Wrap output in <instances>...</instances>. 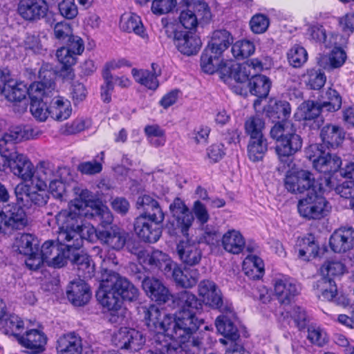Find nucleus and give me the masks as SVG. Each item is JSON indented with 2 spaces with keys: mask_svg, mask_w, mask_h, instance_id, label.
Listing matches in <instances>:
<instances>
[{
  "mask_svg": "<svg viewBox=\"0 0 354 354\" xmlns=\"http://www.w3.org/2000/svg\"><path fill=\"white\" fill-rule=\"evenodd\" d=\"M176 6V0H153L151 5L153 13L158 15L167 14Z\"/></svg>",
  "mask_w": 354,
  "mask_h": 354,
  "instance_id": "obj_63",
  "label": "nucleus"
},
{
  "mask_svg": "<svg viewBox=\"0 0 354 354\" xmlns=\"http://www.w3.org/2000/svg\"><path fill=\"white\" fill-rule=\"evenodd\" d=\"M18 12L24 19L35 21L47 16L48 6L45 0H21Z\"/></svg>",
  "mask_w": 354,
  "mask_h": 354,
  "instance_id": "obj_18",
  "label": "nucleus"
},
{
  "mask_svg": "<svg viewBox=\"0 0 354 354\" xmlns=\"http://www.w3.org/2000/svg\"><path fill=\"white\" fill-rule=\"evenodd\" d=\"M200 274L197 269L190 268H176L174 269V281L176 285L185 288L194 287L198 283Z\"/></svg>",
  "mask_w": 354,
  "mask_h": 354,
  "instance_id": "obj_40",
  "label": "nucleus"
},
{
  "mask_svg": "<svg viewBox=\"0 0 354 354\" xmlns=\"http://www.w3.org/2000/svg\"><path fill=\"white\" fill-rule=\"evenodd\" d=\"M162 222L147 216H138L134 222V230L143 241L156 243L161 236L162 228L160 225Z\"/></svg>",
  "mask_w": 354,
  "mask_h": 354,
  "instance_id": "obj_15",
  "label": "nucleus"
},
{
  "mask_svg": "<svg viewBox=\"0 0 354 354\" xmlns=\"http://www.w3.org/2000/svg\"><path fill=\"white\" fill-rule=\"evenodd\" d=\"M38 245L39 241L36 236L31 234H21L16 237L13 248L19 254H28L38 250Z\"/></svg>",
  "mask_w": 354,
  "mask_h": 354,
  "instance_id": "obj_51",
  "label": "nucleus"
},
{
  "mask_svg": "<svg viewBox=\"0 0 354 354\" xmlns=\"http://www.w3.org/2000/svg\"><path fill=\"white\" fill-rule=\"evenodd\" d=\"M265 122L262 118L252 117L245 123L246 133L250 136V142L248 145V156L253 162L263 160L266 145H263V130Z\"/></svg>",
  "mask_w": 354,
  "mask_h": 354,
  "instance_id": "obj_7",
  "label": "nucleus"
},
{
  "mask_svg": "<svg viewBox=\"0 0 354 354\" xmlns=\"http://www.w3.org/2000/svg\"><path fill=\"white\" fill-rule=\"evenodd\" d=\"M222 313L223 315L218 316L215 321L216 329L224 337L236 341L239 338V333L234 322V319H236L235 313L233 310L232 314L230 313Z\"/></svg>",
  "mask_w": 354,
  "mask_h": 354,
  "instance_id": "obj_33",
  "label": "nucleus"
},
{
  "mask_svg": "<svg viewBox=\"0 0 354 354\" xmlns=\"http://www.w3.org/2000/svg\"><path fill=\"white\" fill-rule=\"evenodd\" d=\"M100 221L102 223V231L99 234V240L113 250H120L123 248L127 242V233L117 226L106 227L112 221L109 223Z\"/></svg>",
  "mask_w": 354,
  "mask_h": 354,
  "instance_id": "obj_20",
  "label": "nucleus"
},
{
  "mask_svg": "<svg viewBox=\"0 0 354 354\" xmlns=\"http://www.w3.org/2000/svg\"><path fill=\"white\" fill-rule=\"evenodd\" d=\"M290 113V104L287 101L271 98L267 103V118H269L272 123L276 121L289 122Z\"/></svg>",
  "mask_w": 354,
  "mask_h": 354,
  "instance_id": "obj_34",
  "label": "nucleus"
},
{
  "mask_svg": "<svg viewBox=\"0 0 354 354\" xmlns=\"http://www.w3.org/2000/svg\"><path fill=\"white\" fill-rule=\"evenodd\" d=\"M288 62L295 68L301 67L308 59L306 50L301 46L295 45L287 54Z\"/></svg>",
  "mask_w": 354,
  "mask_h": 354,
  "instance_id": "obj_57",
  "label": "nucleus"
},
{
  "mask_svg": "<svg viewBox=\"0 0 354 354\" xmlns=\"http://www.w3.org/2000/svg\"><path fill=\"white\" fill-rule=\"evenodd\" d=\"M316 295L319 299L332 301L337 292L334 279L322 276L313 285Z\"/></svg>",
  "mask_w": 354,
  "mask_h": 354,
  "instance_id": "obj_45",
  "label": "nucleus"
},
{
  "mask_svg": "<svg viewBox=\"0 0 354 354\" xmlns=\"http://www.w3.org/2000/svg\"><path fill=\"white\" fill-rule=\"evenodd\" d=\"M345 266L339 261H327L321 267L322 276L327 278H332L339 277L345 272Z\"/></svg>",
  "mask_w": 354,
  "mask_h": 354,
  "instance_id": "obj_58",
  "label": "nucleus"
},
{
  "mask_svg": "<svg viewBox=\"0 0 354 354\" xmlns=\"http://www.w3.org/2000/svg\"><path fill=\"white\" fill-rule=\"evenodd\" d=\"M324 109L322 103L313 100L304 101L299 107V119L304 120H313L318 118L322 110Z\"/></svg>",
  "mask_w": 354,
  "mask_h": 354,
  "instance_id": "obj_54",
  "label": "nucleus"
},
{
  "mask_svg": "<svg viewBox=\"0 0 354 354\" xmlns=\"http://www.w3.org/2000/svg\"><path fill=\"white\" fill-rule=\"evenodd\" d=\"M171 300L180 308L174 315L160 310L155 305L142 308L144 320L148 329L154 333H163L176 342L180 348L176 351L178 349L181 351L189 342L198 349L199 342L194 339L190 342V339L203 323L196 317V311L201 307L200 301L195 295L187 290L173 295Z\"/></svg>",
  "mask_w": 354,
  "mask_h": 354,
  "instance_id": "obj_1",
  "label": "nucleus"
},
{
  "mask_svg": "<svg viewBox=\"0 0 354 354\" xmlns=\"http://www.w3.org/2000/svg\"><path fill=\"white\" fill-rule=\"evenodd\" d=\"M221 75L233 79L238 83H245L252 76L250 66L248 64H239L232 60L226 61L221 68Z\"/></svg>",
  "mask_w": 354,
  "mask_h": 354,
  "instance_id": "obj_32",
  "label": "nucleus"
},
{
  "mask_svg": "<svg viewBox=\"0 0 354 354\" xmlns=\"http://www.w3.org/2000/svg\"><path fill=\"white\" fill-rule=\"evenodd\" d=\"M301 146V137L291 129L290 131H287L283 139H281V142L277 145L275 149L281 162L287 165L288 168L292 169L294 164L291 156L300 150Z\"/></svg>",
  "mask_w": 354,
  "mask_h": 354,
  "instance_id": "obj_13",
  "label": "nucleus"
},
{
  "mask_svg": "<svg viewBox=\"0 0 354 354\" xmlns=\"http://www.w3.org/2000/svg\"><path fill=\"white\" fill-rule=\"evenodd\" d=\"M329 245L337 253L351 250L354 245V230L351 227H344L335 230L330 237Z\"/></svg>",
  "mask_w": 354,
  "mask_h": 354,
  "instance_id": "obj_23",
  "label": "nucleus"
},
{
  "mask_svg": "<svg viewBox=\"0 0 354 354\" xmlns=\"http://www.w3.org/2000/svg\"><path fill=\"white\" fill-rule=\"evenodd\" d=\"M201 40L192 32L183 30L177 33L174 45L178 50L185 55L196 54L201 47Z\"/></svg>",
  "mask_w": 354,
  "mask_h": 354,
  "instance_id": "obj_27",
  "label": "nucleus"
},
{
  "mask_svg": "<svg viewBox=\"0 0 354 354\" xmlns=\"http://www.w3.org/2000/svg\"><path fill=\"white\" fill-rule=\"evenodd\" d=\"M198 294L203 301L212 308L221 313H233V306L227 300L223 299L222 293L217 285L210 280H203L198 284Z\"/></svg>",
  "mask_w": 354,
  "mask_h": 354,
  "instance_id": "obj_8",
  "label": "nucleus"
},
{
  "mask_svg": "<svg viewBox=\"0 0 354 354\" xmlns=\"http://www.w3.org/2000/svg\"><path fill=\"white\" fill-rule=\"evenodd\" d=\"M169 209L176 222V229L179 230L183 235L187 236V231L194 220L193 214L179 198H176L170 204Z\"/></svg>",
  "mask_w": 354,
  "mask_h": 354,
  "instance_id": "obj_19",
  "label": "nucleus"
},
{
  "mask_svg": "<svg viewBox=\"0 0 354 354\" xmlns=\"http://www.w3.org/2000/svg\"><path fill=\"white\" fill-rule=\"evenodd\" d=\"M1 330L6 335L20 337V333L24 328V321L17 315L10 314L4 319H1Z\"/></svg>",
  "mask_w": 354,
  "mask_h": 354,
  "instance_id": "obj_53",
  "label": "nucleus"
},
{
  "mask_svg": "<svg viewBox=\"0 0 354 354\" xmlns=\"http://www.w3.org/2000/svg\"><path fill=\"white\" fill-rule=\"evenodd\" d=\"M223 249L230 253L238 254L242 252L245 242L243 235L237 230H230L222 237Z\"/></svg>",
  "mask_w": 354,
  "mask_h": 354,
  "instance_id": "obj_42",
  "label": "nucleus"
},
{
  "mask_svg": "<svg viewBox=\"0 0 354 354\" xmlns=\"http://www.w3.org/2000/svg\"><path fill=\"white\" fill-rule=\"evenodd\" d=\"M17 341L27 349L28 353L39 354L45 350L47 337L42 331L32 329L26 331L25 335L18 337Z\"/></svg>",
  "mask_w": 354,
  "mask_h": 354,
  "instance_id": "obj_24",
  "label": "nucleus"
},
{
  "mask_svg": "<svg viewBox=\"0 0 354 354\" xmlns=\"http://www.w3.org/2000/svg\"><path fill=\"white\" fill-rule=\"evenodd\" d=\"M55 84L50 78L47 81L37 82L30 85V111L39 121H45L49 115V106L44 102L45 97H50L55 91Z\"/></svg>",
  "mask_w": 354,
  "mask_h": 354,
  "instance_id": "obj_5",
  "label": "nucleus"
},
{
  "mask_svg": "<svg viewBox=\"0 0 354 354\" xmlns=\"http://www.w3.org/2000/svg\"><path fill=\"white\" fill-rule=\"evenodd\" d=\"M308 339L313 344L322 346L326 342V334L319 326H310L308 328Z\"/></svg>",
  "mask_w": 354,
  "mask_h": 354,
  "instance_id": "obj_62",
  "label": "nucleus"
},
{
  "mask_svg": "<svg viewBox=\"0 0 354 354\" xmlns=\"http://www.w3.org/2000/svg\"><path fill=\"white\" fill-rule=\"evenodd\" d=\"M323 145L328 149L338 147L345 138V131L342 127L328 124L323 127L320 132Z\"/></svg>",
  "mask_w": 354,
  "mask_h": 354,
  "instance_id": "obj_37",
  "label": "nucleus"
},
{
  "mask_svg": "<svg viewBox=\"0 0 354 354\" xmlns=\"http://www.w3.org/2000/svg\"><path fill=\"white\" fill-rule=\"evenodd\" d=\"M346 59L345 51L340 47H335L328 56H322L319 64L324 69H333L341 67Z\"/></svg>",
  "mask_w": 354,
  "mask_h": 354,
  "instance_id": "obj_52",
  "label": "nucleus"
},
{
  "mask_svg": "<svg viewBox=\"0 0 354 354\" xmlns=\"http://www.w3.org/2000/svg\"><path fill=\"white\" fill-rule=\"evenodd\" d=\"M104 277L112 287L120 298L129 301H136L139 296L138 289L131 283L126 277L120 276L118 273L109 271Z\"/></svg>",
  "mask_w": 354,
  "mask_h": 354,
  "instance_id": "obj_14",
  "label": "nucleus"
},
{
  "mask_svg": "<svg viewBox=\"0 0 354 354\" xmlns=\"http://www.w3.org/2000/svg\"><path fill=\"white\" fill-rule=\"evenodd\" d=\"M319 191L308 193L297 204L299 214L308 220L320 219L326 215L328 202Z\"/></svg>",
  "mask_w": 354,
  "mask_h": 354,
  "instance_id": "obj_9",
  "label": "nucleus"
},
{
  "mask_svg": "<svg viewBox=\"0 0 354 354\" xmlns=\"http://www.w3.org/2000/svg\"><path fill=\"white\" fill-rule=\"evenodd\" d=\"M309 39L316 43L323 44L325 47L330 48L336 44V37L334 34H327L322 25L316 24L311 25L307 31Z\"/></svg>",
  "mask_w": 354,
  "mask_h": 354,
  "instance_id": "obj_49",
  "label": "nucleus"
},
{
  "mask_svg": "<svg viewBox=\"0 0 354 354\" xmlns=\"http://www.w3.org/2000/svg\"><path fill=\"white\" fill-rule=\"evenodd\" d=\"M33 132L29 127H17L15 131L4 133L0 137V171L9 169L24 181H30L32 185L35 176V167L27 156L16 151L15 142L33 138Z\"/></svg>",
  "mask_w": 354,
  "mask_h": 354,
  "instance_id": "obj_2",
  "label": "nucleus"
},
{
  "mask_svg": "<svg viewBox=\"0 0 354 354\" xmlns=\"http://www.w3.org/2000/svg\"><path fill=\"white\" fill-rule=\"evenodd\" d=\"M145 342V337L142 332L126 327L120 328L112 337L115 346L131 352L140 351Z\"/></svg>",
  "mask_w": 354,
  "mask_h": 354,
  "instance_id": "obj_12",
  "label": "nucleus"
},
{
  "mask_svg": "<svg viewBox=\"0 0 354 354\" xmlns=\"http://www.w3.org/2000/svg\"><path fill=\"white\" fill-rule=\"evenodd\" d=\"M57 354H82V339L75 332L63 334L57 340Z\"/></svg>",
  "mask_w": 354,
  "mask_h": 354,
  "instance_id": "obj_31",
  "label": "nucleus"
},
{
  "mask_svg": "<svg viewBox=\"0 0 354 354\" xmlns=\"http://www.w3.org/2000/svg\"><path fill=\"white\" fill-rule=\"evenodd\" d=\"M92 199V193L88 189H82L79 197L71 201L69 209L67 210L86 218H97L105 223L113 221V216L109 209L102 203L95 204L94 206L90 205Z\"/></svg>",
  "mask_w": 354,
  "mask_h": 354,
  "instance_id": "obj_4",
  "label": "nucleus"
},
{
  "mask_svg": "<svg viewBox=\"0 0 354 354\" xmlns=\"http://www.w3.org/2000/svg\"><path fill=\"white\" fill-rule=\"evenodd\" d=\"M326 96L328 100L321 102L324 109L328 112H335L341 109L342 96L336 90L329 88L326 93Z\"/></svg>",
  "mask_w": 354,
  "mask_h": 354,
  "instance_id": "obj_60",
  "label": "nucleus"
},
{
  "mask_svg": "<svg viewBox=\"0 0 354 354\" xmlns=\"http://www.w3.org/2000/svg\"><path fill=\"white\" fill-rule=\"evenodd\" d=\"M281 319L288 324H290L292 321L299 330L305 328L309 322L306 311L299 306L292 307L291 311L281 312Z\"/></svg>",
  "mask_w": 354,
  "mask_h": 354,
  "instance_id": "obj_47",
  "label": "nucleus"
},
{
  "mask_svg": "<svg viewBox=\"0 0 354 354\" xmlns=\"http://www.w3.org/2000/svg\"><path fill=\"white\" fill-rule=\"evenodd\" d=\"M323 180L321 178L320 183L316 181L313 174L308 170H289L286 176L285 187L288 192L294 194H301L306 191H308V193L317 191L325 192L326 185Z\"/></svg>",
  "mask_w": 354,
  "mask_h": 354,
  "instance_id": "obj_6",
  "label": "nucleus"
},
{
  "mask_svg": "<svg viewBox=\"0 0 354 354\" xmlns=\"http://www.w3.org/2000/svg\"><path fill=\"white\" fill-rule=\"evenodd\" d=\"M48 111L53 119L57 121L65 120L71 115V102L63 97H55L52 100Z\"/></svg>",
  "mask_w": 354,
  "mask_h": 354,
  "instance_id": "obj_46",
  "label": "nucleus"
},
{
  "mask_svg": "<svg viewBox=\"0 0 354 354\" xmlns=\"http://www.w3.org/2000/svg\"><path fill=\"white\" fill-rule=\"evenodd\" d=\"M326 192L335 189L336 193L345 198H351V205L353 206L354 201V180L346 178L344 181L339 184L336 176H330L324 177Z\"/></svg>",
  "mask_w": 354,
  "mask_h": 354,
  "instance_id": "obj_36",
  "label": "nucleus"
},
{
  "mask_svg": "<svg viewBox=\"0 0 354 354\" xmlns=\"http://www.w3.org/2000/svg\"><path fill=\"white\" fill-rule=\"evenodd\" d=\"M59 10L62 17L68 19L75 18L78 13L74 0H63L59 3Z\"/></svg>",
  "mask_w": 354,
  "mask_h": 354,
  "instance_id": "obj_64",
  "label": "nucleus"
},
{
  "mask_svg": "<svg viewBox=\"0 0 354 354\" xmlns=\"http://www.w3.org/2000/svg\"><path fill=\"white\" fill-rule=\"evenodd\" d=\"M243 270L249 277L259 279L264 274L263 261L255 254H249L243 262Z\"/></svg>",
  "mask_w": 354,
  "mask_h": 354,
  "instance_id": "obj_48",
  "label": "nucleus"
},
{
  "mask_svg": "<svg viewBox=\"0 0 354 354\" xmlns=\"http://www.w3.org/2000/svg\"><path fill=\"white\" fill-rule=\"evenodd\" d=\"M107 284L109 285L103 277L100 289L96 292V297L104 308L109 311H115L120 308L122 299L112 287L105 286Z\"/></svg>",
  "mask_w": 354,
  "mask_h": 354,
  "instance_id": "obj_29",
  "label": "nucleus"
},
{
  "mask_svg": "<svg viewBox=\"0 0 354 354\" xmlns=\"http://www.w3.org/2000/svg\"><path fill=\"white\" fill-rule=\"evenodd\" d=\"M231 34L226 30H217L213 32L211 39L207 46L216 55H222L223 52L232 43Z\"/></svg>",
  "mask_w": 354,
  "mask_h": 354,
  "instance_id": "obj_44",
  "label": "nucleus"
},
{
  "mask_svg": "<svg viewBox=\"0 0 354 354\" xmlns=\"http://www.w3.org/2000/svg\"><path fill=\"white\" fill-rule=\"evenodd\" d=\"M137 208L142 211L139 216H147L154 221H163L164 212L156 199L149 195H142L138 198Z\"/></svg>",
  "mask_w": 354,
  "mask_h": 354,
  "instance_id": "obj_28",
  "label": "nucleus"
},
{
  "mask_svg": "<svg viewBox=\"0 0 354 354\" xmlns=\"http://www.w3.org/2000/svg\"><path fill=\"white\" fill-rule=\"evenodd\" d=\"M323 147L317 144L310 145L306 149V157L313 162V167L319 172L323 173L326 169L328 152L322 149Z\"/></svg>",
  "mask_w": 354,
  "mask_h": 354,
  "instance_id": "obj_50",
  "label": "nucleus"
},
{
  "mask_svg": "<svg viewBox=\"0 0 354 354\" xmlns=\"http://www.w3.org/2000/svg\"><path fill=\"white\" fill-rule=\"evenodd\" d=\"M120 27L123 31L133 32L142 39L148 37L140 17L134 13L122 15Z\"/></svg>",
  "mask_w": 354,
  "mask_h": 354,
  "instance_id": "obj_41",
  "label": "nucleus"
},
{
  "mask_svg": "<svg viewBox=\"0 0 354 354\" xmlns=\"http://www.w3.org/2000/svg\"><path fill=\"white\" fill-rule=\"evenodd\" d=\"M66 295L73 305L82 306L90 300L91 292L84 280L77 279L70 283L66 290Z\"/></svg>",
  "mask_w": 354,
  "mask_h": 354,
  "instance_id": "obj_25",
  "label": "nucleus"
},
{
  "mask_svg": "<svg viewBox=\"0 0 354 354\" xmlns=\"http://www.w3.org/2000/svg\"><path fill=\"white\" fill-rule=\"evenodd\" d=\"M326 77L324 72L319 69L308 70L306 75V85L311 89L319 90L326 83Z\"/></svg>",
  "mask_w": 354,
  "mask_h": 354,
  "instance_id": "obj_59",
  "label": "nucleus"
},
{
  "mask_svg": "<svg viewBox=\"0 0 354 354\" xmlns=\"http://www.w3.org/2000/svg\"><path fill=\"white\" fill-rule=\"evenodd\" d=\"M56 56L59 62L62 64V69L66 71L68 77L72 78L74 74L71 67L76 62V55L64 46L57 50Z\"/></svg>",
  "mask_w": 354,
  "mask_h": 354,
  "instance_id": "obj_55",
  "label": "nucleus"
},
{
  "mask_svg": "<svg viewBox=\"0 0 354 354\" xmlns=\"http://www.w3.org/2000/svg\"><path fill=\"white\" fill-rule=\"evenodd\" d=\"M72 250L66 243L59 241L57 237V241H46L42 244L40 255L48 266L59 268L66 263Z\"/></svg>",
  "mask_w": 354,
  "mask_h": 354,
  "instance_id": "obj_10",
  "label": "nucleus"
},
{
  "mask_svg": "<svg viewBox=\"0 0 354 354\" xmlns=\"http://www.w3.org/2000/svg\"><path fill=\"white\" fill-rule=\"evenodd\" d=\"M158 65L151 64V71L147 69L132 68L131 75L136 82L147 88L156 91L159 86L158 77L160 75V70H157Z\"/></svg>",
  "mask_w": 354,
  "mask_h": 354,
  "instance_id": "obj_30",
  "label": "nucleus"
},
{
  "mask_svg": "<svg viewBox=\"0 0 354 354\" xmlns=\"http://www.w3.org/2000/svg\"><path fill=\"white\" fill-rule=\"evenodd\" d=\"M0 215L3 218L2 227L3 231L6 228L20 229L27 223L25 212L18 205H9L5 208V210L0 212Z\"/></svg>",
  "mask_w": 354,
  "mask_h": 354,
  "instance_id": "obj_26",
  "label": "nucleus"
},
{
  "mask_svg": "<svg viewBox=\"0 0 354 354\" xmlns=\"http://www.w3.org/2000/svg\"><path fill=\"white\" fill-rule=\"evenodd\" d=\"M274 125L272 127L270 134L272 138L276 140L277 144L281 142V139H283L287 131H290L292 124L290 122H282L276 121Z\"/></svg>",
  "mask_w": 354,
  "mask_h": 354,
  "instance_id": "obj_61",
  "label": "nucleus"
},
{
  "mask_svg": "<svg viewBox=\"0 0 354 354\" xmlns=\"http://www.w3.org/2000/svg\"><path fill=\"white\" fill-rule=\"evenodd\" d=\"M295 250L298 252V257L304 261H310L316 258L319 252V246L313 234L299 239Z\"/></svg>",
  "mask_w": 354,
  "mask_h": 354,
  "instance_id": "obj_38",
  "label": "nucleus"
},
{
  "mask_svg": "<svg viewBox=\"0 0 354 354\" xmlns=\"http://www.w3.org/2000/svg\"><path fill=\"white\" fill-rule=\"evenodd\" d=\"M221 55H216L214 51L206 47L201 57V67L203 71L213 74L219 71L221 73V68L226 63V61L221 60Z\"/></svg>",
  "mask_w": 354,
  "mask_h": 354,
  "instance_id": "obj_43",
  "label": "nucleus"
},
{
  "mask_svg": "<svg viewBox=\"0 0 354 354\" xmlns=\"http://www.w3.org/2000/svg\"><path fill=\"white\" fill-rule=\"evenodd\" d=\"M77 251L71 252L70 259L76 266L79 279H91L95 272V266L88 255L80 254Z\"/></svg>",
  "mask_w": 354,
  "mask_h": 354,
  "instance_id": "obj_39",
  "label": "nucleus"
},
{
  "mask_svg": "<svg viewBox=\"0 0 354 354\" xmlns=\"http://www.w3.org/2000/svg\"><path fill=\"white\" fill-rule=\"evenodd\" d=\"M255 46L249 40H240L235 42L232 46V53L236 59H244L250 57L254 53Z\"/></svg>",
  "mask_w": 354,
  "mask_h": 354,
  "instance_id": "obj_56",
  "label": "nucleus"
},
{
  "mask_svg": "<svg viewBox=\"0 0 354 354\" xmlns=\"http://www.w3.org/2000/svg\"><path fill=\"white\" fill-rule=\"evenodd\" d=\"M176 252L180 260L189 266L198 264L202 258L199 243L188 239L180 241L177 244Z\"/></svg>",
  "mask_w": 354,
  "mask_h": 354,
  "instance_id": "obj_22",
  "label": "nucleus"
},
{
  "mask_svg": "<svg viewBox=\"0 0 354 354\" xmlns=\"http://www.w3.org/2000/svg\"><path fill=\"white\" fill-rule=\"evenodd\" d=\"M1 94L3 95L8 101L21 102L27 95L30 96V86L28 88L22 82L8 79L2 72H0Z\"/></svg>",
  "mask_w": 354,
  "mask_h": 354,
  "instance_id": "obj_17",
  "label": "nucleus"
},
{
  "mask_svg": "<svg viewBox=\"0 0 354 354\" xmlns=\"http://www.w3.org/2000/svg\"><path fill=\"white\" fill-rule=\"evenodd\" d=\"M274 295L279 303L288 306L300 292V286L295 279L279 274L272 280Z\"/></svg>",
  "mask_w": 354,
  "mask_h": 354,
  "instance_id": "obj_11",
  "label": "nucleus"
},
{
  "mask_svg": "<svg viewBox=\"0 0 354 354\" xmlns=\"http://www.w3.org/2000/svg\"><path fill=\"white\" fill-rule=\"evenodd\" d=\"M142 286L147 295L156 302L165 304L173 297L169 290L158 279L146 277L142 281Z\"/></svg>",
  "mask_w": 354,
  "mask_h": 354,
  "instance_id": "obj_21",
  "label": "nucleus"
},
{
  "mask_svg": "<svg viewBox=\"0 0 354 354\" xmlns=\"http://www.w3.org/2000/svg\"><path fill=\"white\" fill-rule=\"evenodd\" d=\"M84 217L86 218L67 209L60 211L55 216L59 226L58 241L66 243L73 252L82 248L84 239L90 242L99 240V234L102 231V225L97 230L92 224L84 223Z\"/></svg>",
  "mask_w": 354,
  "mask_h": 354,
  "instance_id": "obj_3",
  "label": "nucleus"
},
{
  "mask_svg": "<svg viewBox=\"0 0 354 354\" xmlns=\"http://www.w3.org/2000/svg\"><path fill=\"white\" fill-rule=\"evenodd\" d=\"M250 91L252 95L258 98L254 102V108L257 115L263 114L266 110V106L262 105V100L266 98V76L252 74L249 82Z\"/></svg>",
  "mask_w": 354,
  "mask_h": 354,
  "instance_id": "obj_35",
  "label": "nucleus"
},
{
  "mask_svg": "<svg viewBox=\"0 0 354 354\" xmlns=\"http://www.w3.org/2000/svg\"><path fill=\"white\" fill-rule=\"evenodd\" d=\"M64 174H69V169L66 167H59L57 169L48 162H41L35 168L34 185L39 189H46L48 184L57 176L63 178Z\"/></svg>",
  "mask_w": 354,
  "mask_h": 354,
  "instance_id": "obj_16",
  "label": "nucleus"
}]
</instances>
